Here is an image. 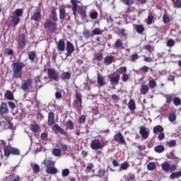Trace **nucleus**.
Listing matches in <instances>:
<instances>
[{"label": "nucleus", "instance_id": "63", "mask_svg": "<svg viewBox=\"0 0 181 181\" xmlns=\"http://www.w3.org/2000/svg\"><path fill=\"white\" fill-rule=\"evenodd\" d=\"M123 3L125 4L127 6H131V5H134V0H122Z\"/></svg>", "mask_w": 181, "mask_h": 181}, {"label": "nucleus", "instance_id": "19", "mask_svg": "<svg viewBox=\"0 0 181 181\" xmlns=\"http://www.w3.org/2000/svg\"><path fill=\"white\" fill-rule=\"evenodd\" d=\"M40 18H42V13L40 12V10H38L37 12L33 13L31 17V21H35V22H37V21H39Z\"/></svg>", "mask_w": 181, "mask_h": 181}, {"label": "nucleus", "instance_id": "28", "mask_svg": "<svg viewBox=\"0 0 181 181\" xmlns=\"http://www.w3.org/2000/svg\"><path fill=\"white\" fill-rule=\"evenodd\" d=\"M11 22L13 25V26H17L19 23L21 22V18L18 17L16 16H13L11 18Z\"/></svg>", "mask_w": 181, "mask_h": 181}, {"label": "nucleus", "instance_id": "40", "mask_svg": "<svg viewBox=\"0 0 181 181\" xmlns=\"http://www.w3.org/2000/svg\"><path fill=\"white\" fill-rule=\"evenodd\" d=\"M28 59L31 60V62H34L35 59H36V53L35 51H31L28 54Z\"/></svg>", "mask_w": 181, "mask_h": 181}, {"label": "nucleus", "instance_id": "61", "mask_svg": "<svg viewBox=\"0 0 181 181\" xmlns=\"http://www.w3.org/2000/svg\"><path fill=\"white\" fill-rule=\"evenodd\" d=\"M59 148H60L61 151H62L63 152H66V151H67V149H69V146H67V144H61L59 146Z\"/></svg>", "mask_w": 181, "mask_h": 181}, {"label": "nucleus", "instance_id": "39", "mask_svg": "<svg viewBox=\"0 0 181 181\" xmlns=\"http://www.w3.org/2000/svg\"><path fill=\"white\" fill-rule=\"evenodd\" d=\"M166 146H168L169 148H173L174 146H176V140L173 139L169 141H167L165 143Z\"/></svg>", "mask_w": 181, "mask_h": 181}, {"label": "nucleus", "instance_id": "48", "mask_svg": "<svg viewBox=\"0 0 181 181\" xmlns=\"http://www.w3.org/2000/svg\"><path fill=\"white\" fill-rule=\"evenodd\" d=\"M163 22L165 24L169 23V22H170V18L169 17V15L165 13L163 16Z\"/></svg>", "mask_w": 181, "mask_h": 181}, {"label": "nucleus", "instance_id": "22", "mask_svg": "<svg viewBox=\"0 0 181 181\" xmlns=\"http://www.w3.org/2000/svg\"><path fill=\"white\" fill-rule=\"evenodd\" d=\"M45 172L49 175H56L57 173V168L52 166L47 167Z\"/></svg>", "mask_w": 181, "mask_h": 181}, {"label": "nucleus", "instance_id": "57", "mask_svg": "<svg viewBox=\"0 0 181 181\" xmlns=\"http://www.w3.org/2000/svg\"><path fill=\"white\" fill-rule=\"evenodd\" d=\"M70 175V170H69V169L66 168L64 169L62 172V176L63 177H67V176H69Z\"/></svg>", "mask_w": 181, "mask_h": 181}, {"label": "nucleus", "instance_id": "6", "mask_svg": "<svg viewBox=\"0 0 181 181\" xmlns=\"http://www.w3.org/2000/svg\"><path fill=\"white\" fill-rule=\"evenodd\" d=\"M33 84V80L28 78L21 84V89L23 91H28L30 88V86Z\"/></svg>", "mask_w": 181, "mask_h": 181}, {"label": "nucleus", "instance_id": "58", "mask_svg": "<svg viewBox=\"0 0 181 181\" xmlns=\"http://www.w3.org/2000/svg\"><path fill=\"white\" fill-rule=\"evenodd\" d=\"M166 156L168 158V159H177L173 151H170V153H167Z\"/></svg>", "mask_w": 181, "mask_h": 181}, {"label": "nucleus", "instance_id": "2", "mask_svg": "<svg viewBox=\"0 0 181 181\" xmlns=\"http://www.w3.org/2000/svg\"><path fill=\"white\" fill-rule=\"evenodd\" d=\"M4 155L7 157L11 155H21V151L15 147L11 146V144H9L8 146H5L4 147Z\"/></svg>", "mask_w": 181, "mask_h": 181}, {"label": "nucleus", "instance_id": "21", "mask_svg": "<svg viewBox=\"0 0 181 181\" xmlns=\"http://www.w3.org/2000/svg\"><path fill=\"white\" fill-rule=\"evenodd\" d=\"M112 62H114V57L112 56H107L103 59V62L106 66H110V64H112Z\"/></svg>", "mask_w": 181, "mask_h": 181}, {"label": "nucleus", "instance_id": "5", "mask_svg": "<svg viewBox=\"0 0 181 181\" xmlns=\"http://www.w3.org/2000/svg\"><path fill=\"white\" fill-rule=\"evenodd\" d=\"M47 76L50 80H54V81H57V80H59V72L53 68L47 69Z\"/></svg>", "mask_w": 181, "mask_h": 181}, {"label": "nucleus", "instance_id": "16", "mask_svg": "<svg viewBox=\"0 0 181 181\" xmlns=\"http://www.w3.org/2000/svg\"><path fill=\"white\" fill-rule=\"evenodd\" d=\"M78 2L80 1H77L76 0H71V4L72 5V12L74 16H77V8H78L77 4H78Z\"/></svg>", "mask_w": 181, "mask_h": 181}, {"label": "nucleus", "instance_id": "47", "mask_svg": "<svg viewBox=\"0 0 181 181\" xmlns=\"http://www.w3.org/2000/svg\"><path fill=\"white\" fill-rule=\"evenodd\" d=\"M103 32H104V30H101L99 28H96L93 30L92 33L94 36V35H103Z\"/></svg>", "mask_w": 181, "mask_h": 181}, {"label": "nucleus", "instance_id": "62", "mask_svg": "<svg viewBox=\"0 0 181 181\" xmlns=\"http://www.w3.org/2000/svg\"><path fill=\"white\" fill-rule=\"evenodd\" d=\"M139 59V55L138 54H133L131 55L130 60L131 62H135Z\"/></svg>", "mask_w": 181, "mask_h": 181}, {"label": "nucleus", "instance_id": "27", "mask_svg": "<svg viewBox=\"0 0 181 181\" xmlns=\"http://www.w3.org/2000/svg\"><path fill=\"white\" fill-rule=\"evenodd\" d=\"M66 129H69L70 131L74 129V124H73V121H71V119H68L66 122Z\"/></svg>", "mask_w": 181, "mask_h": 181}, {"label": "nucleus", "instance_id": "52", "mask_svg": "<svg viewBox=\"0 0 181 181\" xmlns=\"http://www.w3.org/2000/svg\"><path fill=\"white\" fill-rule=\"evenodd\" d=\"M148 86L151 89L156 87V81H155V79H151L148 81Z\"/></svg>", "mask_w": 181, "mask_h": 181}, {"label": "nucleus", "instance_id": "56", "mask_svg": "<svg viewBox=\"0 0 181 181\" xmlns=\"http://www.w3.org/2000/svg\"><path fill=\"white\" fill-rule=\"evenodd\" d=\"M122 81H123V83H126V81H128V80H129V74H123V75H122Z\"/></svg>", "mask_w": 181, "mask_h": 181}, {"label": "nucleus", "instance_id": "50", "mask_svg": "<svg viewBox=\"0 0 181 181\" xmlns=\"http://www.w3.org/2000/svg\"><path fill=\"white\" fill-rule=\"evenodd\" d=\"M156 168V164L155 163H149L147 165V169L148 170H155V168Z\"/></svg>", "mask_w": 181, "mask_h": 181}, {"label": "nucleus", "instance_id": "14", "mask_svg": "<svg viewBox=\"0 0 181 181\" xmlns=\"http://www.w3.org/2000/svg\"><path fill=\"white\" fill-rule=\"evenodd\" d=\"M57 49L59 52H64V49H66V43H64V40L63 39L59 40Z\"/></svg>", "mask_w": 181, "mask_h": 181}, {"label": "nucleus", "instance_id": "26", "mask_svg": "<svg viewBox=\"0 0 181 181\" xmlns=\"http://www.w3.org/2000/svg\"><path fill=\"white\" fill-rule=\"evenodd\" d=\"M128 108L130 111H135L136 106L135 105V100L134 99H131L128 103Z\"/></svg>", "mask_w": 181, "mask_h": 181}, {"label": "nucleus", "instance_id": "29", "mask_svg": "<svg viewBox=\"0 0 181 181\" xmlns=\"http://www.w3.org/2000/svg\"><path fill=\"white\" fill-rule=\"evenodd\" d=\"M4 97L5 98H6V100L13 101V94H12V92L11 90H6Z\"/></svg>", "mask_w": 181, "mask_h": 181}, {"label": "nucleus", "instance_id": "33", "mask_svg": "<svg viewBox=\"0 0 181 181\" xmlns=\"http://www.w3.org/2000/svg\"><path fill=\"white\" fill-rule=\"evenodd\" d=\"M115 47H117V49H124V44L122 42V40L121 39L117 40L115 43Z\"/></svg>", "mask_w": 181, "mask_h": 181}, {"label": "nucleus", "instance_id": "1", "mask_svg": "<svg viewBox=\"0 0 181 181\" xmlns=\"http://www.w3.org/2000/svg\"><path fill=\"white\" fill-rule=\"evenodd\" d=\"M25 67L23 62H15L12 64L13 77L14 78H21L22 77V69Z\"/></svg>", "mask_w": 181, "mask_h": 181}, {"label": "nucleus", "instance_id": "35", "mask_svg": "<svg viewBox=\"0 0 181 181\" xmlns=\"http://www.w3.org/2000/svg\"><path fill=\"white\" fill-rule=\"evenodd\" d=\"M161 167L164 172L168 173L170 170V164H169V163H163V164H161Z\"/></svg>", "mask_w": 181, "mask_h": 181}, {"label": "nucleus", "instance_id": "20", "mask_svg": "<svg viewBox=\"0 0 181 181\" xmlns=\"http://www.w3.org/2000/svg\"><path fill=\"white\" fill-rule=\"evenodd\" d=\"M52 129L54 131H58L59 132V134H61L62 135H67V134L66 133L64 129H63V128H62L57 124H54V128H52Z\"/></svg>", "mask_w": 181, "mask_h": 181}, {"label": "nucleus", "instance_id": "37", "mask_svg": "<svg viewBox=\"0 0 181 181\" xmlns=\"http://www.w3.org/2000/svg\"><path fill=\"white\" fill-rule=\"evenodd\" d=\"M172 2L174 5V8L177 9H180L181 8V0H172Z\"/></svg>", "mask_w": 181, "mask_h": 181}, {"label": "nucleus", "instance_id": "13", "mask_svg": "<svg viewBox=\"0 0 181 181\" xmlns=\"http://www.w3.org/2000/svg\"><path fill=\"white\" fill-rule=\"evenodd\" d=\"M139 134L144 139H148V136H149V132L146 131V128L144 126L140 127Z\"/></svg>", "mask_w": 181, "mask_h": 181}, {"label": "nucleus", "instance_id": "51", "mask_svg": "<svg viewBox=\"0 0 181 181\" xmlns=\"http://www.w3.org/2000/svg\"><path fill=\"white\" fill-rule=\"evenodd\" d=\"M75 97H76L77 101H78L80 104H81V103H83V95H81V93L76 92Z\"/></svg>", "mask_w": 181, "mask_h": 181}, {"label": "nucleus", "instance_id": "46", "mask_svg": "<svg viewBox=\"0 0 181 181\" xmlns=\"http://www.w3.org/2000/svg\"><path fill=\"white\" fill-rule=\"evenodd\" d=\"M14 12L16 13L15 16H17L18 18H21V16L23 15V9L22 8H17Z\"/></svg>", "mask_w": 181, "mask_h": 181}, {"label": "nucleus", "instance_id": "53", "mask_svg": "<svg viewBox=\"0 0 181 181\" xmlns=\"http://www.w3.org/2000/svg\"><path fill=\"white\" fill-rule=\"evenodd\" d=\"M52 153L54 156H60V155H62V150L59 148H54L52 150Z\"/></svg>", "mask_w": 181, "mask_h": 181}, {"label": "nucleus", "instance_id": "55", "mask_svg": "<svg viewBox=\"0 0 181 181\" xmlns=\"http://www.w3.org/2000/svg\"><path fill=\"white\" fill-rule=\"evenodd\" d=\"M168 119L170 122H175V121H176V115L175 113H171L168 116Z\"/></svg>", "mask_w": 181, "mask_h": 181}, {"label": "nucleus", "instance_id": "41", "mask_svg": "<svg viewBox=\"0 0 181 181\" xmlns=\"http://www.w3.org/2000/svg\"><path fill=\"white\" fill-rule=\"evenodd\" d=\"M93 56H94L93 60H97L98 62H101V60H103L102 53L94 54Z\"/></svg>", "mask_w": 181, "mask_h": 181}, {"label": "nucleus", "instance_id": "38", "mask_svg": "<svg viewBox=\"0 0 181 181\" xmlns=\"http://www.w3.org/2000/svg\"><path fill=\"white\" fill-rule=\"evenodd\" d=\"M180 176H181V171H179V172L172 173L170 175V179H175V177L177 179H179Z\"/></svg>", "mask_w": 181, "mask_h": 181}, {"label": "nucleus", "instance_id": "32", "mask_svg": "<svg viewBox=\"0 0 181 181\" xmlns=\"http://www.w3.org/2000/svg\"><path fill=\"white\" fill-rule=\"evenodd\" d=\"M83 36H84L85 39H88L90 37H94L93 33H91L90 32V30H87V29H85L83 30Z\"/></svg>", "mask_w": 181, "mask_h": 181}, {"label": "nucleus", "instance_id": "12", "mask_svg": "<svg viewBox=\"0 0 181 181\" xmlns=\"http://www.w3.org/2000/svg\"><path fill=\"white\" fill-rule=\"evenodd\" d=\"M47 124H48L49 127H52V125H54V124H55L54 112H49Z\"/></svg>", "mask_w": 181, "mask_h": 181}, {"label": "nucleus", "instance_id": "11", "mask_svg": "<svg viewBox=\"0 0 181 181\" xmlns=\"http://www.w3.org/2000/svg\"><path fill=\"white\" fill-rule=\"evenodd\" d=\"M110 81L111 86H118V84H119V74L110 77Z\"/></svg>", "mask_w": 181, "mask_h": 181}, {"label": "nucleus", "instance_id": "15", "mask_svg": "<svg viewBox=\"0 0 181 181\" xmlns=\"http://www.w3.org/2000/svg\"><path fill=\"white\" fill-rule=\"evenodd\" d=\"M149 92V86L148 85L142 83L140 88V94L141 95H146Z\"/></svg>", "mask_w": 181, "mask_h": 181}, {"label": "nucleus", "instance_id": "44", "mask_svg": "<svg viewBox=\"0 0 181 181\" xmlns=\"http://www.w3.org/2000/svg\"><path fill=\"white\" fill-rule=\"evenodd\" d=\"M165 98L166 99L167 104H172V101H173V95H165Z\"/></svg>", "mask_w": 181, "mask_h": 181}, {"label": "nucleus", "instance_id": "43", "mask_svg": "<svg viewBox=\"0 0 181 181\" xmlns=\"http://www.w3.org/2000/svg\"><path fill=\"white\" fill-rule=\"evenodd\" d=\"M31 166L33 168L34 173H39V172H40V168L37 165V164H31Z\"/></svg>", "mask_w": 181, "mask_h": 181}, {"label": "nucleus", "instance_id": "24", "mask_svg": "<svg viewBox=\"0 0 181 181\" xmlns=\"http://www.w3.org/2000/svg\"><path fill=\"white\" fill-rule=\"evenodd\" d=\"M66 50H67V53H69V54H71L73 53V52H74V46L70 41H68L66 42Z\"/></svg>", "mask_w": 181, "mask_h": 181}, {"label": "nucleus", "instance_id": "54", "mask_svg": "<svg viewBox=\"0 0 181 181\" xmlns=\"http://www.w3.org/2000/svg\"><path fill=\"white\" fill-rule=\"evenodd\" d=\"M173 104L174 105H175L176 107H179V105H180L181 104V100L180 98L176 97L173 99Z\"/></svg>", "mask_w": 181, "mask_h": 181}, {"label": "nucleus", "instance_id": "7", "mask_svg": "<svg viewBox=\"0 0 181 181\" xmlns=\"http://www.w3.org/2000/svg\"><path fill=\"white\" fill-rule=\"evenodd\" d=\"M114 139L120 145H125L127 144V141H125V139H124V136H122V134H121V132L117 133L114 136Z\"/></svg>", "mask_w": 181, "mask_h": 181}, {"label": "nucleus", "instance_id": "3", "mask_svg": "<svg viewBox=\"0 0 181 181\" xmlns=\"http://www.w3.org/2000/svg\"><path fill=\"white\" fill-rule=\"evenodd\" d=\"M45 29H48L52 33H55L57 30V23L52 20H47L44 24Z\"/></svg>", "mask_w": 181, "mask_h": 181}, {"label": "nucleus", "instance_id": "59", "mask_svg": "<svg viewBox=\"0 0 181 181\" xmlns=\"http://www.w3.org/2000/svg\"><path fill=\"white\" fill-rule=\"evenodd\" d=\"M44 165L46 166V168H49L50 166H53L54 163L53 161H52V160H45Z\"/></svg>", "mask_w": 181, "mask_h": 181}, {"label": "nucleus", "instance_id": "30", "mask_svg": "<svg viewBox=\"0 0 181 181\" xmlns=\"http://www.w3.org/2000/svg\"><path fill=\"white\" fill-rule=\"evenodd\" d=\"M154 151H155V152H157V153H162V152H163L165 151V147L162 144L157 145L154 148Z\"/></svg>", "mask_w": 181, "mask_h": 181}, {"label": "nucleus", "instance_id": "45", "mask_svg": "<svg viewBox=\"0 0 181 181\" xmlns=\"http://www.w3.org/2000/svg\"><path fill=\"white\" fill-rule=\"evenodd\" d=\"M136 31L137 33H144L145 31V28H144L141 25H137L136 27Z\"/></svg>", "mask_w": 181, "mask_h": 181}, {"label": "nucleus", "instance_id": "42", "mask_svg": "<svg viewBox=\"0 0 181 181\" xmlns=\"http://www.w3.org/2000/svg\"><path fill=\"white\" fill-rule=\"evenodd\" d=\"M118 73H119V74H127V71H128V69H127V66H120L118 70H117Z\"/></svg>", "mask_w": 181, "mask_h": 181}, {"label": "nucleus", "instance_id": "31", "mask_svg": "<svg viewBox=\"0 0 181 181\" xmlns=\"http://www.w3.org/2000/svg\"><path fill=\"white\" fill-rule=\"evenodd\" d=\"M30 131H33V132L37 133L39 131H40V126L38 124H31L30 126Z\"/></svg>", "mask_w": 181, "mask_h": 181}, {"label": "nucleus", "instance_id": "64", "mask_svg": "<svg viewBox=\"0 0 181 181\" xmlns=\"http://www.w3.org/2000/svg\"><path fill=\"white\" fill-rule=\"evenodd\" d=\"M90 19H97V18H98V13H97V11L90 13Z\"/></svg>", "mask_w": 181, "mask_h": 181}, {"label": "nucleus", "instance_id": "18", "mask_svg": "<svg viewBox=\"0 0 181 181\" xmlns=\"http://www.w3.org/2000/svg\"><path fill=\"white\" fill-rule=\"evenodd\" d=\"M4 129H13V124L9 120L1 122Z\"/></svg>", "mask_w": 181, "mask_h": 181}, {"label": "nucleus", "instance_id": "8", "mask_svg": "<svg viewBox=\"0 0 181 181\" xmlns=\"http://www.w3.org/2000/svg\"><path fill=\"white\" fill-rule=\"evenodd\" d=\"M9 113V109L5 102H2L0 105V115H6Z\"/></svg>", "mask_w": 181, "mask_h": 181}, {"label": "nucleus", "instance_id": "4", "mask_svg": "<svg viewBox=\"0 0 181 181\" xmlns=\"http://www.w3.org/2000/svg\"><path fill=\"white\" fill-rule=\"evenodd\" d=\"M90 148L93 151H97V149H103L104 145L101 143V141L98 139H95L91 141Z\"/></svg>", "mask_w": 181, "mask_h": 181}, {"label": "nucleus", "instance_id": "49", "mask_svg": "<svg viewBox=\"0 0 181 181\" xmlns=\"http://www.w3.org/2000/svg\"><path fill=\"white\" fill-rule=\"evenodd\" d=\"M143 49H144V50H147V52H149V53H152V52L155 50V49H153V47L149 45H144Z\"/></svg>", "mask_w": 181, "mask_h": 181}, {"label": "nucleus", "instance_id": "10", "mask_svg": "<svg viewBox=\"0 0 181 181\" xmlns=\"http://www.w3.org/2000/svg\"><path fill=\"white\" fill-rule=\"evenodd\" d=\"M97 81L98 87H99V88H101V87H103V86H105L107 84V82H105V77L100 74L98 75Z\"/></svg>", "mask_w": 181, "mask_h": 181}, {"label": "nucleus", "instance_id": "17", "mask_svg": "<svg viewBox=\"0 0 181 181\" xmlns=\"http://www.w3.org/2000/svg\"><path fill=\"white\" fill-rule=\"evenodd\" d=\"M18 46L20 49H25L26 47V39L25 35H21V38L18 40Z\"/></svg>", "mask_w": 181, "mask_h": 181}, {"label": "nucleus", "instance_id": "34", "mask_svg": "<svg viewBox=\"0 0 181 181\" xmlns=\"http://www.w3.org/2000/svg\"><path fill=\"white\" fill-rule=\"evenodd\" d=\"M153 134H158V132H163V127L161 125H157L153 129Z\"/></svg>", "mask_w": 181, "mask_h": 181}, {"label": "nucleus", "instance_id": "9", "mask_svg": "<svg viewBox=\"0 0 181 181\" xmlns=\"http://www.w3.org/2000/svg\"><path fill=\"white\" fill-rule=\"evenodd\" d=\"M67 16V13L66 12V6L64 4L59 6V19L60 21H64V18Z\"/></svg>", "mask_w": 181, "mask_h": 181}, {"label": "nucleus", "instance_id": "60", "mask_svg": "<svg viewBox=\"0 0 181 181\" xmlns=\"http://www.w3.org/2000/svg\"><path fill=\"white\" fill-rule=\"evenodd\" d=\"M128 168H129V164H128L127 162H124V163H122V165L120 166V170H127V169H128Z\"/></svg>", "mask_w": 181, "mask_h": 181}, {"label": "nucleus", "instance_id": "23", "mask_svg": "<svg viewBox=\"0 0 181 181\" xmlns=\"http://www.w3.org/2000/svg\"><path fill=\"white\" fill-rule=\"evenodd\" d=\"M60 78L64 81L70 80V78H71V73L63 72L61 74Z\"/></svg>", "mask_w": 181, "mask_h": 181}, {"label": "nucleus", "instance_id": "25", "mask_svg": "<svg viewBox=\"0 0 181 181\" xmlns=\"http://www.w3.org/2000/svg\"><path fill=\"white\" fill-rule=\"evenodd\" d=\"M155 18V15L153 14V13H152V11H150L148 13V16L147 18V25H152V22H153V19Z\"/></svg>", "mask_w": 181, "mask_h": 181}, {"label": "nucleus", "instance_id": "36", "mask_svg": "<svg viewBox=\"0 0 181 181\" xmlns=\"http://www.w3.org/2000/svg\"><path fill=\"white\" fill-rule=\"evenodd\" d=\"M107 173V171L104 169H100L99 171L98 172V174L95 175L97 177H105V175Z\"/></svg>", "mask_w": 181, "mask_h": 181}]
</instances>
